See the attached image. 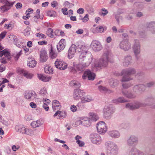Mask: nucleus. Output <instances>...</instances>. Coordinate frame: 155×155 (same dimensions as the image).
<instances>
[{"label": "nucleus", "mask_w": 155, "mask_h": 155, "mask_svg": "<svg viewBox=\"0 0 155 155\" xmlns=\"http://www.w3.org/2000/svg\"><path fill=\"white\" fill-rule=\"evenodd\" d=\"M89 115L90 118L93 121H96L99 119V117L94 112H90L89 114Z\"/></svg>", "instance_id": "4c0bfd02"}, {"label": "nucleus", "mask_w": 155, "mask_h": 155, "mask_svg": "<svg viewBox=\"0 0 155 155\" xmlns=\"http://www.w3.org/2000/svg\"><path fill=\"white\" fill-rule=\"evenodd\" d=\"M15 129L18 132L22 134L31 135L34 134V132L32 130L26 128L23 125L16 126Z\"/></svg>", "instance_id": "423d86ee"}, {"label": "nucleus", "mask_w": 155, "mask_h": 155, "mask_svg": "<svg viewBox=\"0 0 155 155\" xmlns=\"http://www.w3.org/2000/svg\"><path fill=\"white\" fill-rule=\"evenodd\" d=\"M34 17L38 19L40 17V11L39 9H38L36 12V15L34 16Z\"/></svg>", "instance_id": "052dcab7"}, {"label": "nucleus", "mask_w": 155, "mask_h": 155, "mask_svg": "<svg viewBox=\"0 0 155 155\" xmlns=\"http://www.w3.org/2000/svg\"><path fill=\"white\" fill-rule=\"evenodd\" d=\"M37 94L35 92L33 91H30L26 92L24 95L25 97L28 100H33L36 97Z\"/></svg>", "instance_id": "4be33fe9"}, {"label": "nucleus", "mask_w": 155, "mask_h": 155, "mask_svg": "<svg viewBox=\"0 0 155 155\" xmlns=\"http://www.w3.org/2000/svg\"><path fill=\"white\" fill-rule=\"evenodd\" d=\"M28 65L30 67L33 68L35 67L36 65L37 62L35 60H31L30 59H28Z\"/></svg>", "instance_id": "ea45409f"}, {"label": "nucleus", "mask_w": 155, "mask_h": 155, "mask_svg": "<svg viewBox=\"0 0 155 155\" xmlns=\"http://www.w3.org/2000/svg\"><path fill=\"white\" fill-rule=\"evenodd\" d=\"M97 128L98 132L100 134H104L106 132L107 130L105 123L103 121L99 122L97 124Z\"/></svg>", "instance_id": "6e6552de"}, {"label": "nucleus", "mask_w": 155, "mask_h": 155, "mask_svg": "<svg viewBox=\"0 0 155 155\" xmlns=\"http://www.w3.org/2000/svg\"><path fill=\"white\" fill-rule=\"evenodd\" d=\"M39 95L42 97H46L48 95L46 88L45 87L42 88L39 92Z\"/></svg>", "instance_id": "2f4dec72"}, {"label": "nucleus", "mask_w": 155, "mask_h": 155, "mask_svg": "<svg viewBox=\"0 0 155 155\" xmlns=\"http://www.w3.org/2000/svg\"><path fill=\"white\" fill-rule=\"evenodd\" d=\"M6 32L5 31H4L2 32L0 34V41L2 40L5 36Z\"/></svg>", "instance_id": "e2e57ef3"}, {"label": "nucleus", "mask_w": 155, "mask_h": 155, "mask_svg": "<svg viewBox=\"0 0 155 155\" xmlns=\"http://www.w3.org/2000/svg\"><path fill=\"white\" fill-rule=\"evenodd\" d=\"M43 107L46 110L48 111L49 109V107L48 104H47L46 103H44L43 105Z\"/></svg>", "instance_id": "0e129e2a"}, {"label": "nucleus", "mask_w": 155, "mask_h": 155, "mask_svg": "<svg viewBox=\"0 0 155 155\" xmlns=\"http://www.w3.org/2000/svg\"><path fill=\"white\" fill-rule=\"evenodd\" d=\"M58 115L57 118L59 119H61L64 118L66 116V113L65 111H60L58 110L56 112L54 115V117Z\"/></svg>", "instance_id": "c85d7f7f"}, {"label": "nucleus", "mask_w": 155, "mask_h": 155, "mask_svg": "<svg viewBox=\"0 0 155 155\" xmlns=\"http://www.w3.org/2000/svg\"><path fill=\"white\" fill-rule=\"evenodd\" d=\"M11 37L13 38L14 43L19 48L22 47L21 44H19V42H18V38L16 36L14 35H10L9 38H10Z\"/></svg>", "instance_id": "e433bc0d"}, {"label": "nucleus", "mask_w": 155, "mask_h": 155, "mask_svg": "<svg viewBox=\"0 0 155 155\" xmlns=\"http://www.w3.org/2000/svg\"><path fill=\"white\" fill-rule=\"evenodd\" d=\"M147 27L152 34L155 33V21H152L147 23Z\"/></svg>", "instance_id": "b1692460"}, {"label": "nucleus", "mask_w": 155, "mask_h": 155, "mask_svg": "<svg viewBox=\"0 0 155 155\" xmlns=\"http://www.w3.org/2000/svg\"><path fill=\"white\" fill-rule=\"evenodd\" d=\"M43 123V120L40 119L37 121H33L31 124V125L33 128H36L41 126Z\"/></svg>", "instance_id": "a878e982"}, {"label": "nucleus", "mask_w": 155, "mask_h": 155, "mask_svg": "<svg viewBox=\"0 0 155 155\" xmlns=\"http://www.w3.org/2000/svg\"><path fill=\"white\" fill-rule=\"evenodd\" d=\"M46 34L49 37L53 38L54 37V32L53 30L51 28H49L46 31Z\"/></svg>", "instance_id": "37998d69"}, {"label": "nucleus", "mask_w": 155, "mask_h": 155, "mask_svg": "<svg viewBox=\"0 0 155 155\" xmlns=\"http://www.w3.org/2000/svg\"><path fill=\"white\" fill-rule=\"evenodd\" d=\"M97 31L99 32H103L104 31L106 30V27H103L102 26H100L97 27L96 28Z\"/></svg>", "instance_id": "3c124183"}, {"label": "nucleus", "mask_w": 155, "mask_h": 155, "mask_svg": "<svg viewBox=\"0 0 155 155\" xmlns=\"http://www.w3.org/2000/svg\"><path fill=\"white\" fill-rule=\"evenodd\" d=\"M77 50V47L75 45L73 44L69 48L68 50V57L71 59L74 56V54Z\"/></svg>", "instance_id": "aec40b11"}, {"label": "nucleus", "mask_w": 155, "mask_h": 155, "mask_svg": "<svg viewBox=\"0 0 155 155\" xmlns=\"http://www.w3.org/2000/svg\"><path fill=\"white\" fill-rule=\"evenodd\" d=\"M123 94L126 97L129 98H134L136 97V95L130 91H122Z\"/></svg>", "instance_id": "7c9ffc66"}, {"label": "nucleus", "mask_w": 155, "mask_h": 155, "mask_svg": "<svg viewBox=\"0 0 155 155\" xmlns=\"http://www.w3.org/2000/svg\"><path fill=\"white\" fill-rule=\"evenodd\" d=\"M95 76V75L94 73L91 72L90 70H88L84 72L82 78L84 80L88 78L89 80H93L94 79Z\"/></svg>", "instance_id": "4468645a"}, {"label": "nucleus", "mask_w": 155, "mask_h": 155, "mask_svg": "<svg viewBox=\"0 0 155 155\" xmlns=\"http://www.w3.org/2000/svg\"><path fill=\"white\" fill-rule=\"evenodd\" d=\"M35 35L40 39L45 38H46V36L45 35L40 32L36 33Z\"/></svg>", "instance_id": "603ef678"}, {"label": "nucleus", "mask_w": 155, "mask_h": 155, "mask_svg": "<svg viewBox=\"0 0 155 155\" xmlns=\"http://www.w3.org/2000/svg\"><path fill=\"white\" fill-rule=\"evenodd\" d=\"M15 7L17 9H19L22 7V5L21 3L18 2L16 4Z\"/></svg>", "instance_id": "338daca9"}, {"label": "nucleus", "mask_w": 155, "mask_h": 155, "mask_svg": "<svg viewBox=\"0 0 155 155\" xmlns=\"http://www.w3.org/2000/svg\"><path fill=\"white\" fill-rule=\"evenodd\" d=\"M91 142L94 144L99 145L101 143L102 140L100 136L96 133H92L90 136Z\"/></svg>", "instance_id": "1a4fd4ad"}, {"label": "nucleus", "mask_w": 155, "mask_h": 155, "mask_svg": "<svg viewBox=\"0 0 155 155\" xmlns=\"http://www.w3.org/2000/svg\"><path fill=\"white\" fill-rule=\"evenodd\" d=\"M109 134L110 136L113 138H118L120 136L119 132L117 130H112L109 132Z\"/></svg>", "instance_id": "72a5a7b5"}, {"label": "nucleus", "mask_w": 155, "mask_h": 155, "mask_svg": "<svg viewBox=\"0 0 155 155\" xmlns=\"http://www.w3.org/2000/svg\"><path fill=\"white\" fill-rule=\"evenodd\" d=\"M89 15L88 14H86L84 17L82 18H80V19L82 20L84 22H86L89 20Z\"/></svg>", "instance_id": "6e6d98bb"}, {"label": "nucleus", "mask_w": 155, "mask_h": 155, "mask_svg": "<svg viewBox=\"0 0 155 155\" xmlns=\"http://www.w3.org/2000/svg\"><path fill=\"white\" fill-rule=\"evenodd\" d=\"M48 59V56L47 53L44 51H41L40 61L42 62L46 61Z\"/></svg>", "instance_id": "c756f323"}, {"label": "nucleus", "mask_w": 155, "mask_h": 155, "mask_svg": "<svg viewBox=\"0 0 155 155\" xmlns=\"http://www.w3.org/2000/svg\"><path fill=\"white\" fill-rule=\"evenodd\" d=\"M136 59L137 60L140 58V45L139 40L135 39L132 47Z\"/></svg>", "instance_id": "0eeeda50"}, {"label": "nucleus", "mask_w": 155, "mask_h": 155, "mask_svg": "<svg viewBox=\"0 0 155 155\" xmlns=\"http://www.w3.org/2000/svg\"><path fill=\"white\" fill-rule=\"evenodd\" d=\"M91 47L95 51H98L101 50L102 46L100 42L97 40H93L91 45Z\"/></svg>", "instance_id": "9b49d317"}, {"label": "nucleus", "mask_w": 155, "mask_h": 155, "mask_svg": "<svg viewBox=\"0 0 155 155\" xmlns=\"http://www.w3.org/2000/svg\"><path fill=\"white\" fill-rule=\"evenodd\" d=\"M56 12L53 11H48L47 12V15L48 16L50 17H54L55 16Z\"/></svg>", "instance_id": "864d4df0"}, {"label": "nucleus", "mask_w": 155, "mask_h": 155, "mask_svg": "<svg viewBox=\"0 0 155 155\" xmlns=\"http://www.w3.org/2000/svg\"><path fill=\"white\" fill-rule=\"evenodd\" d=\"M99 90L101 92H106L107 90V88L102 86H100L98 87Z\"/></svg>", "instance_id": "4d7b16f0"}, {"label": "nucleus", "mask_w": 155, "mask_h": 155, "mask_svg": "<svg viewBox=\"0 0 155 155\" xmlns=\"http://www.w3.org/2000/svg\"><path fill=\"white\" fill-rule=\"evenodd\" d=\"M113 101L114 103L116 104H117L119 103H124L127 102L126 100L124 99V97H120L117 99L114 100Z\"/></svg>", "instance_id": "79ce46f5"}, {"label": "nucleus", "mask_w": 155, "mask_h": 155, "mask_svg": "<svg viewBox=\"0 0 155 155\" xmlns=\"http://www.w3.org/2000/svg\"><path fill=\"white\" fill-rule=\"evenodd\" d=\"M21 51H20L18 53L16 54H14V58L15 60H17L20 56L21 55Z\"/></svg>", "instance_id": "13d9d810"}, {"label": "nucleus", "mask_w": 155, "mask_h": 155, "mask_svg": "<svg viewBox=\"0 0 155 155\" xmlns=\"http://www.w3.org/2000/svg\"><path fill=\"white\" fill-rule=\"evenodd\" d=\"M3 55H4L5 57H7L8 59H10L11 58L9 52L5 50L0 51V56L2 57Z\"/></svg>", "instance_id": "58836bf2"}, {"label": "nucleus", "mask_w": 155, "mask_h": 155, "mask_svg": "<svg viewBox=\"0 0 155 155\" xmlns=\"http://www.w3.org/2000/svg\"><path fill=\"white\" fill-rule=\"evenodd\" d=\"M38 77L39 80L45 82L48 81L51 79L50 77L46 76L42 74H38Z\"/></svg>", "instance_id": "473e14b6"}, {"label": "nucleus", "mask_w": 155, "mask_h": 155, "mask_svg": "<svg viewBox=\"0 0 155 155\" xmlns=\"http://www.w3.org/2000/svg\"><path fill=\"white\" fill-rule=\"evenodd\" d=\"M0 2L5 5H6L7 6H12L14 2H10L7 0H0Z\"/></svg>", "instance_id": "49530a36"}, {"label": "nucleus", "mask_w": 155, "mask_h": 155, "mask_svg": "<svg viewBox=\"0 0 155 155\" xmlns=\"http://www.w3.org/2000/svg\"><path fill=\"white\" fill-rule=\"evenodd\" d=\"M137 149L135 148H132L129 151L128 155H136L137 153Z\"/></svg>", "instance_id": "de8ad7c7"}, {"label": "nucleus", "mask_w": 155, "mask_h": 155, "mask_svg": "<svg viewBox=\"0 0 155 155\" xmlns=\"http://www.w3.org/2000/svg\"><path fill=\"white\" fill-rule=\"evenodd\" d=\"M130 83H125L122 84L123 87L124 88H127L131 86Z\"/></svg>", "instance_id": "bf43d9fd"}, {"label": "nucleus", "mask_w": 155, "mask_h": 155, "mask_svg": "<svg viewBox=\"0 0 155 155\" xmlns=\"http://www.w3.org/2000/svg\"><path fill=\"white\" fill-rule=\"evenodd\" d=\"M105 146L107 155H117L118 148L115 143L111 141H108L106 143Z\"/></svg>", "instance_id": "7ed1b4c3"}, {"label": "nucleus", "mask_w": 155, "mask_h": 155, "mask_svg": "<svg viewBox=\"0 0 155 155\" xmlns=\"http://www.w3.org/2000/svg\"><path fill=\"white\" fill-rule=\"evenodd\" d=\"M132 62V58L130 56L125 57L122 61V64L124 66H127L130 64Z\"/></svg>", "instance_id": "cd10ccee"}, {"label": "nucleus", "mask_w": 155, "mask_h": 155, "mask_svg": "<svg viewBox=\"0 0 155 155\" xmlns=\"http://www.w3.org/2000/svg\"><path fill=\"white\" fill-rule=\"evenodd\" d=\"M70 85L75 87H80L81 84L79 81L76 80H72L70 83Z\"/></svg>", "instance_id": "a19ab883"}, {"label": "nucleus", "mask_w": 155, "mask_h": 155, "mask_svg": "<svg viewBox=\"0 0 155 155\" xmlns=\"http://www.w3.org/2000/svg\"><path fill=\"white\" fill-rule=\"evenodd\" d=\"M109 83L110 86L112 87H114L118 85V81L114 79H110L109 80Z\"/></svg>", "instance_id": "c9c22d12"}, {"label": "nucleus", "mask_w": 155, "mask_h": 155, "mask_svg": "<svg viewBox=\"0 0 155 155\" xmlns=\"http://www.w3.org/2000/svg\"><path fill=\"white\" fill-rule=\"evenodd\" d=\"M65 47V40L61 39L57 45V50L59 52L63 50Z\"/></svg>", "instance_id": "393cba45"}, {"label": "nucleus", "mask_w": 155, "mask_h": 155, "mask_svg": "<svg viewBox=\"0 0 155 155\" xmlns=\"http://www.w3.org/2000/svg\"><path fill=\"white\" fill-rule=\"evenodd\" d=\"M12 6H7L6 5L2 6L0 7V10L3 12H5L9 10Z\"/></svg>", "instance_id": "c03bdc74"}, {"label": "nucleus", "mask_w": 155, "mask_h": 155, "mask_svg": "<svg viewBox=\"0 0 155 155\" xmlns=\"http://www.w3.org/2000/svg\"><path fill=\"white\" fill-rule=\"evenodd\" d=\"M30 33V29L29 28H27L24 30V33L25 36H28Z\"/></svg>", "instance_id": "5fc2aeb1"}, {"label": "nucleus", "mask_w": 155, "mask_h": 155, "mask_svg": "<svg viewBox=\"0 0 155 155\" xmlns=\"http://www.w3.org/2000/svg\"><path fill=\"white\" fill-rule=\"evenodd\" d=\"M21 72L23 76L28 79H31L33 77V74L29 73L28 71H25L24 70L21 71Z\"/></svg>", "instance_id": "f704fd0d"}, {"label": "nucleus", "mask_w": 155, "mask_h": 155, "mask_svg": "<svg viewBox=\"0 0 155 155\" xmlns=\"http://www.w3.org/2000/svg\"><path fill=\"white\" fill-rule=\"evenodd\" d=\"M70 109L72 111L74 112L76 111L77 108L76 106L73 105L71 106Z\"/></svg>", "instance_id": "680f3d73"}, {"label": "nucleus", "mask_w": 155, "mask_h": 155, "mask_svg": "<svg viewBox=\"0 0 155 155\" xmlns=\"http://www.w3.org/2000/svg\"><path fill=\"white\" fill-rule=\"evenodd\" d=\"M54 64L56 67L60 70H64L67 68L66 64L61 59H57Z\"/></svg>", "instance_id": "2eb2a0df"}, {"label": "nucleus", "mask_w": 155, "mask_h": 155, "mask_svg": "<svg viewBox=\"0 0 155 155\" xmlns=\"http://www.w3.org/2000/svg\"><path fill=\"white\" fill-rule=\"evenodd\" d=\"M111 56V54L109 51L104 52L102 56L99 60L97 64H95L94 67L100 68L107 67L108 65L109 58Z\"/></svg>", "instance_id": "f03ea898"}, {"label": "nucleus", "mask_w": 155, "mask_h": 155, "mask_svg": "<svg viewBox=\"0 0 155 155\" xmlns=\"http://www.w3.org/2000/svg\"><path fill=\"white\" fill-rule=\"evenodd\" d=\"M115 18L118 23L119 22V20L122 18V17L116 14L115 15Z\"/></svg>", "instance_id": "69168bd1"}, {"label": "nucleus", "mask_w": 155, "mask_h": 155, "mask_svg": "<svg viewBox=\"0 0 155 155\" xmlns=\"http://www.w3.org/2000/svg\"><path fill=\"white\" fill-rule=\"evenodd\" d=\"M114 112V111L111 105L106 106L104 109V116L107 118H110Z\"/></svg>", "instance_id": "9d476101"}, {"label": "nucleus", "mask_w": 155, "mask_h": 155, "mask_svg": "<svg viewBox=\"0 0 155 155\" xmlns=\"http://www.w3.org/2000/svg\"><path fill=\"white\" fill-rule=\"evenodd\" d=\"M79 64L76 65L73 63L74 68L79 71H83L91 64L92 61L91 55L90 54H81L78 59Z\"/></svg>", "instance_id": "f257e3e1"}, {"label": "nucleus", "mask_w": 155, "mask_h": 155, "mask_svg": "<svg viewBox=\"0 0 155 155\" xmlns=\"http://www.w3.org/2000/svg\"><path fill=\"white\" fill-rule=\"evenodd\" d=\"M15 129L18 132L22 134L31 135L34 134V132L32 130L26 128L23 125L16 126Z\"/></svg>", "instance_id": "39448f33"}, {"label": "nucleus", "mask_w": 155, "mask_h": 155, "mask_svg": "<svg viewBox=\"0 0 155 155\" xmlns=\"http://www.w3.org/2000/svg\"><path fill=\"white\" fill-rule=\"evenodd\" d=\"M133 90L134 92L139 93H141L145 90V86L143 84H139L135 85Z\"/></svg>", "instance_id": "a211bd4d"}, {"label": "nucleus", "mask_w": 155, "mask_h": 155, "mask_svg": "<svg viewBox=\"0 0 155 155\" xmlns=\"http://www.w3.org/2000/svg\"><path fill=\"white\" fill-rule=\"evenodd\" d=\"M122 38L123 40L122 41H129V37L126 33H124L122 34Z\"/></svg>", "instance_id": "8fccbe9b"}, {"label": "nucleus", "mask_w": 155, "mask_h": 155, "mask_svg": "<svg viewBox=\"0 0 155 155\" xmlns=\"http://www.w3.org/2000/svg\"><path fill=\"white\" fill-rule=\"evenodd\" d=\"M83 91L79 89H74V91L73 97L76 100H79L83 95Z\"/></svg>", "instance_id": "f3484780"}, {"label": "nucleus", "mask_w": 155, "mask_h": 155, "mask_svg": "<svg viewBox=\"0 0 155 155\" xmlns=\"http://www.w3.org/2000/svg\"><path fill=\"white\" fill-rule=\"evenodd\" d=\"M44 71L45 73L48 74L51 73L53 72L51 67L48 66H46L45 67Z\"/></svg>", "instance_id": "a18cd8bd"}, {"label": "nucleus", "mask_w": 155, "mask_h": 155, "mask_svg": "<svg viewBox=\"0 0 155 155\" xmlns=\"http://www.w3.org/2000/svg\"><path fill=\"white\" fill-rule=\"evenodd\" d=\"M131 46V44L129 41H121L119 44L120 48L125 51L129 50Z\"/></svg>", "instance_id": "dca6fc26"}, {"label": "nucleus", "mask_w": 155, "mask_h": 155, "mask_svg": "<svg viewBox=\"0 0 155 155\" xmlns=\"http://www.w3.org/2000/svg\"><path fill=\"white\" fill-rule=\"evenodd\" d=\"M84 12V10L83 8H80L77 10V12L80 14H82Z\"/></svg>", "instance_id": "774afa93"}, {"label": "nucleus", "mask_w": 155, "mask_h": 155, "mask_svg": "<svg viewBox=\"0 0 155 155\" xmlns=\"http://www.w3.org/2000/svg\"><path fill=\"white\" fill-rule=\"evenodd\" d=\"M50 55L52 58H54L57 56V54L53 51L52 48H51L50 52Z\"/></svg>", "instance_id": "09e8293b"}, {"label": "nucleus", "mask_w": 155, "mask_h": 155, "mask_svg": "<svg viewBox=\"0 0 155 155\" xmlns=\"http://www.w3.org/2000/svg\"><path fill=\"white\" fill-rule=\"evenodd\" d=\"M87 48L83 43H81L79 44L77 47V51L78 52H81V54H87Z\"/></svg>", "instance_id": "412c9836"}, {"label": "nucleus", "mask_w": 155, "mask_h": 155, "mask_svg": "<svg viewBox=\"0 0 155 155\" xmlns=\"http://www.w3.org/2000/svg\"><path fill=\"white\" fill-rule=\"evenodd\" d=\"M94 100V98L89 95H87L85 97H83L81 98V102L78 103L77 106L78 107H79L81 103H85L87 102H90L93 101Z\"/></svg>", "instance_id": "6ab92c4d"}, {"label": "nucleus", "mask_w": 155, "mask_h": 155, "mask_svg": "<svg viewBox=\"0 0 155 155\" xmlns=\"http://www.w3.org/2000/svg\"><path fill=\"white\" fill-rule=\"evenodd\" d=\"M138 142V139L137 137L134 135H131L127 140V144L130 146L136 145Z\"/></svg>", "instance_id": "f8f14e48"}, {"label": "nucleus", "mask_w": 155, "mask_h": 155, "mask_svg": "<svg viewBox=\"0 0 155 155\" xmlns=\"http://www.w3.org/2000/svg\"><path fill=\"white\" fill-rule=\"evenodd\" d=\"M135 70L133 68H130L123 70L122 72L123 78L121 80V82L128 81L132 80V78L129 77L130 75L136 73Z\"/></svg>", "instance_id": "20e7f679"}, {"label": "nucleus", "mask_w": 155, "mask_h": 155, "mask_svg": "<svg viewBox=\"0 0 155 155\" xmlns=\"http://www.w3.org/2000/svg\"><path fill=\"white\" fill-rule=\"evenodd\" d=\"M143 105V104L137 101L134 103H127L126 105V107L127 108L133 110L134 109L138 108L140 107H142Z\"/></svg>", "instance_id": "ddd939ff"}, {"label": "nucleus", "mask_w": 155, "mask_h": 155, "mask_svg": "<svg viewBox=\"0 0 155 155\" xmlns=\"http://www.w3.org/2000/svg\"><path fill=\"white\" fill-rule=\"evenodd\" d=\"M78 122L79 124H82L86 127H89L91 125L90 120L87 117H83Z\"/></svg>", "instance_id": "5701e85b"}, {"label": "nucleus", "mask_w": 155, "mask_h": 155, "mask_svg": "<svg viewBox=\"0 0 155 155\" xmlns=\"http://www.w3.org/2000/svg\"><path fill=\"white\" fill-rule=\"evenodd\" d=\"M52 107L53 110L55 111L61 108V106L58 101L54 100L52 102Z\"/></svg>", "instance_id": "bb28decb"}]
</instances>
